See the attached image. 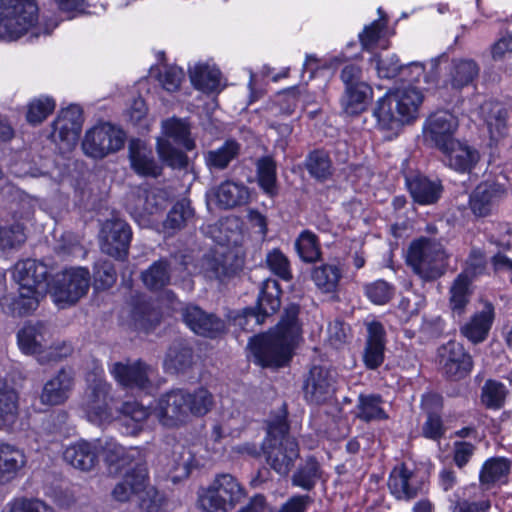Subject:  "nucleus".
I'll use <instances>...</instances> for the list:
<instances>
[{
  "instance_id": "nucleus-1",
  "label": "nucleus",
  "mask_w": 512,
  "mask_h": 512,
  "mask_svg": "<svg viewBox=\"0 0 512 512\" xmlns=\"http://www.w3.org/2000/svg\"><path fill=\"white\" fill-rule=\"evenodd\" d=\"M103 374V369L96 367L94 379H88L91 383L82 402L86 419L97 426L119 420L122 433L132 436L139 434L150 410L137 401H125L118 407L115 398L110 395L111 385L103 379Z\"/></svg>"
},
{
  "instance_id": "nucleus-2",
  "label": "nucleus",
  "mask_w": 512,
  "mask_h": 512,
  "mask_svg": "<svg viewBox=\"0 0 512 512\" xmlns=\"http://www.w3.org/2000/svg\"><path fill=\"white\" fill-rule=\"evenodd\" d=\"M298 314L299 306L289 305L273 330L250 340L249 348L256 364L262 367H282L290 361L301 334Z\"/></svg>"
},
{
  "instance_id": "nucleus-3",
  "label": "nucleus",
  "mask_w": 512,
  "mask_h": 512,
  "mask_svg": "<svg viewBox=\"0 0 512 512\" xmlns=\"http://www.w3.org/2000/svg\"><path fill=\"white\" fill-rule=\"evenodd\" d=\"M48 267L35 259H25L14 266L12 277L18 284V295H5L0 300L2 310L12 316H24L35 311L40 299L49 291Z\"/></svg>"
},
{
  "instance_id": "nucleus-4",
  "label": "nucleus",
  "mask_w": 512,
  "mask_h": 512,
  "mask_svg": "<svg viewBox=\"0 0 512 512\" xmlns=\"http://www.w3.org/2000/svg\"><path fill=\"white\" fill-rule=\"evenodd\" d=\"M423 99L422 91L411 84L389 90L377 100L373 111L378 127L398 133L418 118Z\"/></svg>"
},
{
  "instance_id": "nucleus-5",
  "label": "nucleus",
  "mask_w": 512,
  "mask_h": 512,
  "mask_svg": "<svg viewBox=\"0 0 512 512\" xmlns=\"http://www.w3.org/2000/svg\"><path fill=\"white\" fill-rule=\"evenodd\" d=\"M263 450L271 468L280 475H287L299 456L298 444L288 434L286 410L268 423Z\"/></svg>"
},
{
  "instance_id": "nucleus-6",
  "label": "nucleus",
  "mask_w": 512,
  "mask_h": 512,
  "mask_svg": "<svg viewBox=\"0 0 512 512\" xmlns=\"http://www.w3.org/2000/svg\"><path fill=\"white\" fill-rule=\"evenodd\" d=\"M202 232L223 249V247L238 244L240 222L236 217L222 218L213 224L203 226ZM226 258L224 250H214L212 254L203 258L201 272L207 278H221L227 274Z\"/></svg>"
},
{
  "instance_id": "nucleus-7",
  "label": "nucleus",
  "mask_w": 512,
  "mask_h": 512,
  "mask_svg": "<svg viewBox=\"0 0 512 512\" xmlns=\"http://www.w3.org/2000/svg\"><path fill=\"white\" fill-rule=\"evenodd\" d=\"M161 130L163 136L158 137L156 141L159 158L173 169L185 168L188 164L187 155L173 147L169 139L182 145L188 151L193 150L195 148V141L191 137L190 123L187 119L171 117L162 121Z\"/></svg>"
},
{
  "instance_id": "nucleus-8",
  "label": "nucleus",
  "mask_w": 512,
  "mask_h": 512,
  "mask_svg": "<svg viewBox=\"0 0 512 512\" xmlns=\"http://www.w3.org/2000/svg\"><path fill=\"white\" fill-rule=\"evenodd\" d=\"M448 261L446 249L434 239L421 237L409 246L407 263L425 281L441 277L448 267Z\"/></svg>"
},
{
  "instance_id": "nucleus-9",
  "label": "nucleus",
  "mask_w": 512,
  "mask_h": 512,
  "mask_svg": "<svg viewBox=\"0 0 512 512\" xmlns=\"http://www.w3.org/2000/svg\"><path fill=\"white\" fill-rule=\"evenodd\" d=\"M147 469L140 465L127 472L122 481L112 491L115 500L125 502L136 497L141 509L156 512L161 507L163 497L153 487L148 485Z\"/></svg>"
},
{
  "instance_id": "nucleus-10",
  "label": "nucleus",
  "mask_w": 512,
  "mask_h": 512,
  "mask_svg": "<svg viewBox=\"0 0 512 512\" xmlns=\"http://www.w3.org/2000/svg\"><path fill=\"white\" fill-rule=\"evenodd\" d=\"M90 286V273L82 267L64 270L50 283L49 291L53 302L59 308L76 303L83 297Z\"/></svg>"
},
{
  "instance_id": "nucleus-11",
  "label": "nucleus",
  "mask_w": 512,
  "mask_h": 512,
  "mask_svg": "<svg viewBox=\"0 0 512 512\" xmlns=\"http://www.w3.org/2000/svg\"><path fill=\"white\" fill-rule=\"evenodd\" d=\"M126 140L125 132L111 123H100L86 131L82 141L85 155L94 159H102L123 148Z\"/></svg>"
},
{
  "instance_id": "nucleus-12",
  "label": "nucleus",
  "mask_w": 512,
  "mask_h": 512,
  "mask_svg": "<svg viewBox=\"0 0 512 512\" xmlns=\"http://www.w3.org/2000/svg\"><path fill=\"white\" fill-rule=\"evenodd\" d=\"M345 90L341 97V107L348 115H357L366 110L372 99L373 90L364 81L362 70L354 64L346 65L341 72Z\"/></svg>"
},
{
  "instance_id": "nucleus-13",
  "label": "nucleus",
  "mask_w": 512,
  "mask_h": 512,
  "mask_svg": "<svg viewBox=\"0 0 512 512\" xmlns=\"http://www.w3.org/2000/svg\"><path fill=\"white\" fill-rule=\"evenodd\" d=\"M2 6L0 32H27L38 20L35 0H8Z\"/></svg>"
},
{
  "instance_id": "nucleus-14",
  "label": "nucleus",
  "mask_w": 512,
  "mask_h": 512,
  "mask_svg": "<svg viewBox=\"0 0 512 512\" xmlns=\"http://www.w3.org/2000/svg\"><path fill=\"white\" fill-rule=\"evenodd\" d=\"M188 391L173 389L162 394L156 401L153 414L159 423L167 428H177L189 422Z\"/></svg>"
},
{
  "instance_id": "nucleus-15",
  "label": "nucleus",
  "mask_w": 512,
  "mask_h": 512,
  "mask_svg": "<svg viewBox=\"0 0 512 512\" xmlns=\"http://www.w3.org/2000/svg\"><path fill=\"white\" fill-rule=\"evenodd\" d=\"M82 124V109L78 105H70L62 109L52 123L50 138L61 151L70 150L79 139Z\"/></svg>"
},
{
  "instance_id": "nucleus-16",
  "label": "nucleus",
  "mask_w": 512,
  "mask_h": 512,
  "mask_svg": "<svg viewBox=\"0 0 512 512\" xmlns=\"http://www.w3.org/2000/svg\"><path fill=\"white\" fill-rule=\"evenodd\" d=\"M19 350L28 356H34L40 364H46V347L52 338L50 327L42 321H27L17 332Z\"/></svg>"
},
{
  "instance_id": "nucleus-17",
  "label": "nucleus",
  "mask_w": 512,
  "mask_h": 512,
  "mask_svg": "<svg viewBox=\"0 0 512 512\" xmlns=\"http://www.w3.org/2000/svg\"><path fill=\"white\" fill-rule=\"evenodd\" d=\"M458 129V119L448 110H438L432 113L424 122V141L439 150L445 148L454 140Z\"/></svg>"
},
{
  "instance_id": "nucleus-18",
  "label": "nucleus",
  "mask_w": 512,
  "mask_h": 512,
  "mask_svg": "<svg viewBox=\"0 0 512 512\" xmlns=\"http://www.w3.org/2000/svg\"><path fill=\"white\" fill-rule=\"evenodd\" d=\"M110 373L120 386L148 392L156 371L142 361H135L133 363L116 362L110 367Z\"/></svg>"
},
{
  "instance_id": "nucleus-19",
  "label": "nucleus",
  "mask_w": 512,
  "mask_h": 512,
  "mask_svg": "<svg viewBox=\"0 0 512 512\" xmlns=\"http://www.w3.org/2000/svg\"><path fill=\"white\" fill-rule=\"evenodd\" d=\"M132 232L121 219L107 220L101 229V250L116 259H124L128 254Z\"/></svg>"
},
{
  "instance_id": "nucleus-20",
  "label": "nucleus",
  "mask_w": 512,
  "mask_h": 512,
  "mask_svg": "<svg viewBox=\"0 0 512 512\" xmlns=\"http://www.w3.org/2000/svg\"><path fill=\"white\" fill-rule=\"evenodd\" d=\"M101 439L91 441L79 439L69 443L63 450V459L74 469L92 471L98 464Z\"/></svg>"
},
{
  "instance_id": "nucleus-21",
  "label": "nucleus",
  "mask_w": 512,
  "mask_h": 512,
  "mask_svg": "<svg viewBox=\"0 0 512 512\" xmlns=\"http://www.w3.org/2000/svg\"><path fill=\"white\" fill-rule=\"evenodd\" d=\"M305 399L313 404L330 400L335 392L334 373L324 366H313L303 386Z\"/></svg>"
},
{
  "instance_id": "nucleus-22",
  "label": "nucleus",
  "mask_w": 512,
  "mask_h": 512,
  "mask_svg": "<svg viewBox=\"0 0 512 512\" xmlns=\"http://www.w3.org/2000/svg\"><path fill=\"white\" fill-rule=\"evenodd\" d=\"M188 75L192 86L205 94H217L224 88L222 73L212 59L189 64Z\"/></svg>"
},
{
  "instance_id": "nucleus-23",
  "label": "nucleus",
  "mask_w": 512,
  "mask_h": 512,
  "mask_svg": "<svg viewBox=\"0 0 512 512\" xmlns=\"http://www.w3.org/2000/svg\"><path fill=\"white\" fill-rule=\"evenodd\" d=\"M438 359L444 372L452 378L465 377L472 369L471 356L464 347L456 342L449 341L438 349Z\"/></svg>"
},
{
  "instance_id": "nucleus-24",
  "label": "nucleus",
  "mask_w": 512,
  "mask_h": 512,
  "mask_svg": "<svg viewBox=\"0 0 512 512\" xmlns=\"http://www.w3.org/2000/svg\"><path fill=\"white\" fill-rule=\"evenodd\" d=\"M249 188L241 182L227 180L206 193L208 207L212 205L229 209L249 202Z\"/></svg>"
},
{
  "instance_id": "nucleus-25",
  "label": "nucleus",
  "mask_w": 512,
  "mask_h": 512,
  "mask_svg": "<svg viewBox=\"0 0 512 512\" xmlns=\"http://www.w3.org/2000/svg\"><path fill=\"white\" fill-rule=\"evenodd\" d=\"M506 195V188L497 182H482L476 186L469 197L472 213L478 217L490 215Z\"/></svg>"
},
{
  "instance_id": "nucleus-26",
  "label": "nucleus",
  "mask_w": 512,
  "mask_h": 512,
  "mask_svg": "<svg viewBox=\"0 0 512 512\" xmlns=\"http://www.w3.org/2000/svg\"><path fill=\"white\" fill-rule=\"evenodd\" d=\"M74 386V374L71 369H61L43 386L40 401L47 406L65 403Z\"/></svg>"
},
{
  "instance_id": "nucleus-27",
  "label": "nucleus",
  "mask_w": 512,
  "mask_h": 512,
  "mask_svg": "<svg viewBox=\"0 0 512 512\" xmlns=\"http://www.w3.org/2000/svg\"><path fill=\"white\" fill-rule=\"evenodd\" d=\"M280 287L276 280L266 279L262 282L258 297L257 310L248 308L244 310L245 319H254L256 324L264 322V318L275 313L280 307Z\"/></svg>"
},
{
  "instance_id": "nucleus-28",
  "label": "nucleus",
  "mask_w": 512,
  "mask_h": 512,
  "mask_svg": "<svg viewBox=\"0 0 512 512\" xmlns=\"http://www.w3.org/2000/svg\"><path fill=\"white\" fill-rule=\"evenodd\" d=\"M388 487L398 500H410L422 489L418 476L405 465H398L390 473Z\"/></svg>"
},
{
  "instance_id": "nucleus-29",
  "label": "nucleus",
  "mask_w": 512,
  "mask_h": 512,
  "mask_svg": "<svg viewBox=\"0 0 512 512\" xmlns=\"http://www.w3.org/2000/svg\"><path fill=\"white\" fill-rule=\"evenodd\" d=\"M440 151L444 155L445 163L461 173L470 172L480 159L479 152L474 147L459 140H454Z\"/></svg>"
},
{
  "instance_id": "nucleus-30",
  "label": "nucleus",
  "mask_w": 512,
  "mask_h": 512,
  "mask_svg": "<svg viewBox=\"0 0 512 512\" xmlns=\"http://www.w3.org/2000/svg\"><path fill=\"white\" fill-rule=\"evenodd\" d=\"M182 316L186 325L198 335L212 338L224 330V322L221 319L206 314L197 306H186Z\"/></svg>"
},
{
  "instance_id": "nucleus-31",
  "label": "nucleus",
  "mask_w": 512,
  "mask_h": 512,
  "mask_svg": "<svg viewBox=\"0 0 512 512\" xmlns=\"http://www.w3.org/2000/svg\"><path fill=\"white\" fill-rule=\"evenodd\" d=\"M495 318L494 306L485 302L480 311L475 312L460 328L461 334L477 344L486 340Z\"/></svg>"
},
{
  "instance_id": "nucleus-32",
  "label": "nucleus",
  "mask_w": 512,
  "mask_h": 512,
  "mask_svg": "<svg viewBox=\"0 0 512 512\" xmlns=\"http://www.w3.org/2000/svg\"><path fill=\"white\" fill-rule=\"evenodd\" d=\"M129 160L132 169L141 176L157 177L162 167L153 156L151 148L145 141L132 139L129 142Z\"/></svg>"
},
{
  "instance_id": "nucleus-33",
  "label": "nucleus",
  "mask_w": 512,
  "mask_h": 512,
  "mask_svg": "<svg viewBox=\"0 0 512 512\" xmlns=\"http://www.w3.org/2000/svg\"><path fill=\"white\" fill-rule=\"evenodd\" d=\"M27 462L24 451L14 444L0 443V487L18 477Z\"/></svg>"
},
{
  "instance_id": "nucleus-34",
  "label": "nucleus",
  "mask_w": 512,
  "mask_h": 512,
  "mask_svg": "<svg viewBox=\"0 0 512 512\" xmlns=\"http://www.w3.org/2000/svg\"><path fill=\"white\" fill-rule=\"evenodd\" d=\"M367 340L364 350V363L369 369L378 368L384 361L385 330L378 321L366 323Z\"/></svg>"
},
{
  "instance_id": "nucleus-35",
  "label": "nucleus",
  "mask_w": 512,
  "mask_h": 512,
  "mask_svg": "<svg viewBox=\"0 0 512 512\" xmlns=\"http://www.w3.org/2000/svg\"><path fill=\"white\" fill-rule=\"evenodd\" d=\"M155 56L157 59V65L150 68L151 75H154L157 78L162 89L166 92H177L185 79L184 70L176 65L164 64V51H157Z\"/></svg>"
},
{
  "instance_id": "nucleus-36",
  "label": "nucleus",
  "mask_w": 512,
  "mask_h": 512,
  "mask_svg": "<svg viewBox=\"0 0 512 512\" xmlns=\"http://www.w3.org/2000/svg\"><path fill=\"white\" fill-rule=\"evenodd\" d=\"M480 113L484 117L491 140L496 141L498 138L505 135L509 111L502 103L486 101L481 105Z\"/></svg>"
},
{
  "instance_id": "nucleus-37",
  "label": "nucleus",
  "mask_w": 512,
  "mask_h": 512,
  "mask_svg": "<svg viewBox=\"0 0 512 512\" xmlns=\"http://www.w3.org/2000/svg\"><path fill=\"white\" fill-rule=\"evenodd\" d=\"M18 205L20 210H15L13 216L15 223L10 225L0 223V250L16 248L26 241L25 229L23 225L17 221L20 219H28L32 215L36 205L31 208L28 216L26 215L28 207H23L20 202Z\"/></svg>"
},
{
  "instance_id": "nucleus-38",
  "label": "nucleus",
  "mask_w": 512,
  "mask_h": 512,
  "mask_svg": "<svg viewBox=\"0 0 512 512\" xmlns=\"http://www.w3.org/2000/svg\"><path fill=\"white\" fill-rule=\"evenodd\" d=\"M406 185L413 199L422 205L436 202L442 192V186L437 180H430L423 175L406 177Z\"/></svg>"
},
{
  "instance_id": "nucleus-39",
  "label": "nucleus",
  "mask_w": 512,
  "mask_h": 512,
  "mask_svg": "<svg viewBox=\"0 0 512 512\" xmlns=\"http://www.w3.org/2000/svg\"><path fill=\"white\" fill-rule=\"evenodd\" d=\"M479 65L472 59L457 58L449 64L447 82L454 89L471 84L479 75Z\"/></svg>"
},
{
  "instance_id": "nucleus-40",
  "label": "nucleus",
  "mask_w": 512,
  "mask_h": 512,
  "mask_svg": "<svg viewBox=\"0 0 512 512\" xmlns=\"http://www.w3.org/2000/svg\"><path fill=\"white\" fill-rule=\"evenodd\" d=\"M18 420V396L0 377V429L11 430Z\"/></svg>"
},
{
  "instance_id": "nucleus-41",
  "label": "nucleus",
  "mask_w": 512,
  "mask_h": 512,
  "mask_svg": "<svg viewBox=\"0 0 512 512\" xmlns=\"http://www.w3.org/2000/svg\"><path fill=\"white\" fill-rule=\"evenodd\" d=\"M211 486L220 494V497L230 510L245 496L244 488L230 474L217 475L212 481Z\"/></svg>"
},
{
  "instance_id": "nucleus-42",
  "label": "nucleus",
  "mask_w": 512,
  "mask_h": 512,
  "mask_svg": "<svg viewBox=\"0 0 512 512\" xmlns=\"http://www.w3.org/2000/svg\"><path fill=\"white\" fill-rule=\"evenodd\" d=\"M383 400L380 395L360 394L355 408L357 418L370 422L373 420H385L388 415L382 408Z\"/></svg>"
},
{
  "instance_id": "nucleus-43",
  "label": "nucleus",
  "mask_w": 512,
  "mask_h": 512,
  "mask_svg": "<svg viewBox=\"0 0 512 512\" xmlns=\"http://www.w3.org/2000/svg\"><path fill=\"white\" fill-rule=\"evenodd\" d=\"M471 279L467 274H459L450 288L449 304L454 316H462L470 301Z\"/></svg>"
},
{
  "instance_id": "nucleus-44",
  "label": "nucleus",
  "mask_w": 512,
  "mask_h": 512,
  "mask_svg": "<svg viewBox=\"0 0 512 512\" xmlns=\"http://www.w3.org/2000/svg\"><path fill=\"white\" fill-rule=\"evenodd\" d=\"M172 457V463L169 464V474H171V479L174 482L188 477L191 469L199 465L193 453L182 445L174 446Z\"/></svg>"
},
{
  "instance_id": "nucleus-45",
  "label": "nucleus",
  "mask_w": 512,
  "mask_h": 512,
  "mask_svg": "<svg viewBox=\"0 0 512 512\" xmlns=\"http://www.w3.org/2000/svg\"><path fill=\"white\" fill-rule=\"evenodd\" d=\"M240 146L236 141L228 140L221 147L208 151L204 158L210 170H223L239 154Z\"/></svg>"
},
{
  "instance_id": "nucleus-46",
  "label": "nucleus",
  "mask_w": 512,
  "mask_h": 512,
  "mask_svg": "<svg viewBox=\"0 0 512 512\" xmlns=\"http://www.w3.org/2000/svg\"><path fill=\"white\" fill-rule=\"evenodd\" d=\"M194 211L190 202L183 199L174 204L163 223V231L167 235H173L184 228L187 222L193 217Z\"/></svg>"
},
{
  "instance_id": "nucleus-47",
  "label": "nucleus",
  "mask_w": 512,
  "mask_h": 512,
  "mask_svg": "<svg viewBox=\"0 0 512 512\" xmlns=\"http://www.w3.org/2000/svg\"><path fill=\"white\" fill-rule=\"evenodd\" d=\"M510 471V463L505 458H491L487 460L480 472V482L489 487L494 484H502L507 481Z\"/></svg>"
},
{
  "instance_id": "nucleus-48",
  "label": "nucleus",
  "mask_w": 512,
  "mask_h": 512,
  "mask_svg": "<svg viewBox=\"0 0 512 512\" xmlns=\"http://www.w3.org/2000/svg\"><path fill=\"white\" fill-rule=\"evenodd\" d=\"M342 277V270L337 264H324L312 271V280L323 292L330 293L337 289Z\"/></svg>"
},
{
  "instance_id": "nucleus-49",
  "label": "nucleus",
  "mask_w": 512,
  "mask_h": 512,
  "mask_svg": "<svg viewBox=\"0 0 512 512\" xmlns=\"http://www.w3.org/2000/svg\"><path fill=\"white\" fill-rule=\"evenodd\" d=\"M192 364V350L184 343L171 346L164 360V369L170 373L185 371Z\"/></svg>"
},
{
  "instance_id": "nucleus-50",
  "label": "nucleus",
  "mask_w": 512,
  "mask_h": 512,
  "mask_svg": "<svg viewBox=\"0 0 512 512\" xmlns=\"http://www.w3.org/2000/svg\"><path fill=\"white\" fill-rule=\"evenodd\" d=\"M257 182L262 191L269 197H274L277 192L276 164L264 157L257 162Z\"/></svg>"
},
{
  "instance_id": "nucleus-51",
  "label": "nucleus",
  "mask_w": 512,
  "mask_h": 512,
  "mask_svg": "<svg viewBox=\"0 0 512 512\" xmlns=\"http://www.w3.org/2000/svg\"><path fill=\"white\" fill-rule=\"evenodd\" d=\"M188 417H202L206 415L214 405L213 394L204 387H199L193 392L188 391L187 397Z\"/></svg>"
},
{
  "instance_id": "nucleus-52",
  "label": "nucleus",
  "mask_w": 512,
  "mask_h": 512,
  "mask_svg": "<svg viewBox=\"0 0 512 512\" xmlns=\"http://www.w3.org/2000/svg\"><path fill=\"white\" fill-rule=\"evenodd\" d=\"M144 285L152 291H158L165 287L170 280L168 264L164 260L154 262L141 275Z\"/></svg>"
},
{
  "instance_id": "nucleus-53",
  "label": "nucleus",
  "mask_w": 512,
  "mask_h": 512,
  "mask_svg": "<svg viewBox=\"0 0 512 512\" xmlns=\"http://www.w3.org/2000/svg\"><path fill=\"white\" fill-rule=\"evenodd\" d=\"M306 169L319 181L328 179L332 174V164L328 154L320 150L310 153L306 159Z\"/></svg>"
},
{
  "instance_id": "nucleus-54",
  "label": "nucleus",
  "mask_w": 512,
  "mask_h": 512,
  "mask_svg": "<svg viewBox=\"0 0 512 512\" xmlns=\"http://www.w3.org/2000/svg\"><path fill=\"white\" fill-rule=\"evenodd\" d=\"M320 478L319 464L314 458H308L293 475L292 483L294 486L304 490H311L317 480Z\"/></svg>"
},
{
  "instance_id": "nucleus-55",
  "label": "nucleus",
  "mask_w": 512,
  "mask_h": 512,
  "mask_svg": "<svg viewBox=\"0 0 512 512\" xmlns=\"http://www.w3.org/2000/svg\"><path fill=\"white\" fill-rule=\"evenodd\" d=\"M56 103L52 97L40 96L28 104L26 119L36 125L44 121L55 109Z\"/></svg>"
},
{
  "instance_id": "nucleus-56",
  "label": "nucleus",
  "mask_w": 512,
  "mask_h": 512,
  "mask_svg": "<svg viewBox=\"0 0 512 512\" xmlns=\"http://www.w3.org/2000/svg\"><path fill=\"white\" fill-rule=\"evenodd\" d=\"M507 395L505 386L497 381H487L481 394L482 403L489 409L498 410L503 407Z\"/></svg>"
},
{
  "instance_id": "nucleus-57",
  "label": "nucleus",
  "mask_w": 512,
  "mask_h": 512,
  "mask_svg": "<svg viewBox=\"0 0 512 512\" xmlns=\"http://www.w3.org/2000/svg\"><path fill=\"white\" fill-rule=\"evenodd\" d=\"M297 253L304 262H314L320 257V248L316 235L303 231L295 243Z\"/></svg>"
},
{
  "instance_id": "nucleus-58",
  "label": "nucleus",
  "mask_w": 512,
  "mask_h": 512,
  "mask_svg": "<svg viewBox=\"0 0 512 512\" xmlns=\"http://www.w3.org/2000/svg\"><path fill=\"white\" fill-rule=\"evenodd\" d=\"M197 502L202 512H227L230 510L211 484L199 489Z\"/></svg>"
},
{
  "instance_id": "nucleus-59",
  "label": "nucleus",
  "mask_w": 512,
  "mask_h": 512,
  "mask_svg": "<svg viewBox=\"0 0 512 512\" xmlns=\"http://www.w3.org/2000/svg\"><path fill=\"white\" fill-rule=\"evenodd\" d=\"M0 194H6L9 198H12L13 201L18 200L23 207H28L26 211V215L30 214V210L34 205H39V200L35 199L23 191L15 188L11 185L8 180L5 178L2 170L0 169Z\"/></svg>"
},
{
  "instance_id": "nucleus-60",
  "label": "nucleus",
  "mask_w": 512,
  "mask_h": 512,
  "mask_svg": "<svg viewBox=\"0 0 512 512\" xmlns=\"http://www.w3.org/2000/svg\"><path fill=\"white\" fill-rule=\"evenodd\" d=\"M266 262L269 269L283 280L291 279L290 265L287 257L278 249L267 254Z\"/></svg>"
},
{
  "instance_id": "nucleus-61",
  "label": "nucleus",
  "mask_w": 512,
  "mask_h": 512,
  "mask_svg": "<svg viewBox=\"0 0 512 512\" xmlns=\"http://www.w3.org/2000/svg\"><path fill=\"white\" fill-rule=\"evenodd\" d=\"M367 297L377 305L386 304L394 295V288L386 281L377 280L365 288Z\"/></svg>"
},
{
  "instance_id": "nucleus-62",
  "label": "nucleus",
  "mask_w": 512,
  "mask_h": 512,
  "mask_svg": "<svg viewBox=\"0 0 512 512\" xmlns=\"http://www.w3.org/2000/svg\"><path fill=\"white\" fill-rule=\"evenodd\" d=\"M135 326L144 331H150L159 322V313L149 305L135 308L133 311Z\"/></svg>"
},
{
  "instance_id": "nucleus-63",
  "label": "nucleus",
  "mask_w": 512,
  "mask_h": 512,
  "mask_svg": "<svg viewBox=\"0 0 512 512\" xmlns=\"http://www.w3.org/2000/svg\"><path fill=\"white\" fill-rule=\"evenodd\" d=\"M100 453H102L104 460L110 465L123 464L125 462V448L113 439H101Z\"/></svg>"
},
{
  "instance_id": "nucleus-64",
  "label": "nucleus",
  "mask_w": 512,
  "mask_h": 512,
  "mask_svg": "<svg viewBox=\"0 0 512 512\" xmlns=\"http://www.w3.org/2000/svg\"><path fill=\"white\" fill-rule=\"evenodd\" d=\"M10 512H56L55 509L38 499H17L10 505Z\"/></svg>"
}]
</instances>
